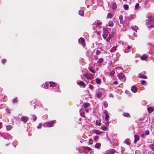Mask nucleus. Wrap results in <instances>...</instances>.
Returning <instances> with one entry per match:
<instances>
[{
	"instance_id": "f257e3e1",
	"label": "nucleus",
	"mask_w": 154,
	"mask_h": 154,
	"mask_svg": "<svg viewBox=\"0 0 154 154\" xmlns=\"http://www.w3.org/2000/svg\"><path fill=\"white\" fill-rule=\"evenodd\" d=\"M84 76L88 79H92L94 78V75L91 73H87Z\"/></svg>"
},
{
	"instance_id": "f03ea898",
	"label": "nucleus",
	"mask_w": 154,
	"mask_h": 154,
	"mask_svg": "<svg viewBox=\"0 0 154 154\" xmlns=\"http://www.w3.org/2000/svg\"><path fill=\"white\" fill-rule=\"evenodd\" d=\"M55 123L54 121H53L51 122H45L44 124L45 127H51L53 126L54 124Z\"/></svg>"
},
{
	"instance_id": "7ed1b4c3",
	"label": "nucleus",
	"mask_w": 154,
	"mask_h": 154,
	"mask_svg": "<svg viewBox=\"0 0 154 154\" xmlns=\"http://www.w3.org/2000/svg\"><path fill=\"white\" fill-rule=\"evenodd\" d=\"M103 36L104 38L106 39L108 36V31L106 28H104L103 29Z\"/></svg>"
},
{
	"instance_id": "20e7f679",
	"label": "nucleus",
	"mask_w": 154,
	"mask_h": 154,
	"mask_svg": "<svg viewBox=\"0 0 154 154\" xmlns=\"http://www.w3.org/2000/svg\"><path fill=\"white\" fill-rule=\"evenodd\" d=\"M28 119V118L27 116H23L21 117L20 120L21 121L23 122L24 123H25Z\"/></svg>"
},
{
	"instance_id": "39448f33",
	"label": "nucleus",
	"mask_w": 154,
	"mask_h": 154,
	"mask_svg": "<svg viewBox=\"0 0 154 154\" xmlns=\"http://www.w3.org/2000/svg\"><path fill=\"white\" fill-rule=\"evenodd\" d=\"M79 43L82 44L83 46L84 47L85 45V40L83 38H80L79 41Z\"/></svg>"
},
{
	"instance_id": "423d86ee",
	"label": "nucleus",
	"mask_w": 154,
	"mask_h": 154,
	"mask_svg": "<svg viewBox=\"0 0 154 154\" xmlns=\"http://www.w3.org/2000/svg\"><path fill=\"white\" fill-rule=\"evenodd\" d=\"M104 113L105 115V119L106 121H108V119L109 118V115L108 114V112L106 110H105Z\"/></svg>"
},
{
	"instance_id": "0eeeda50",
	"label": "nucleus",
	"mask_w": 154,
	"mask_h": 154,
	"mask_svg": "<svg viewBox=\"0 0 154 154\" xmlns=\"http://www.w3.org/2000/svg\"><path fill=\"white\" fill-rule=\"evenodd\" d=\"M118 77L119 79L121 80L124 78L125 75L123 73H120L119 74Z\"/></svg>"
},
{
	"instance_id": "6e6552de",
	"label": "nucleus",
	"mask_w": 154,
	"mask_h": 154,
	"mask_svg": "<svg viewBox=\"0 0 154 154\" xmlns=\"http://www.w3.org/2000/svg\"><path fill=\"white\" fill-rule=\"evenodd\" d=\"M134 137L135 138L134 142L135 143H136L137 141H138L139 140L140 137L138 135H134Z\"/></svg>"
},
{
	"instance_id": "1a4fd4ad",
	"label": "nucleus",
	"mask_w": 154,
	"mask_h": 154,
	"mask_svg": "<svg viewBox=\"0 0 154 154\" xmlns=\"http://www.w3.org/2000/svg\"><path fill=\"white\" fill-rule=\"evenodd\" d=\"M96 96L97 98H99L102 97V94L100 92H97L96 94Z\"/></svg>"
},
{
	"instance_id": "9d476101",
	"label": "nucleus",
	"mask_w": 154,
	"mask_h": 154,
	"mask_svg": "<svg viewBox=\"0 0 154 154\" xmlns=\"http://www.w3.org/2000/svg\"><path fill=\"white\" fill-rule=\"evenodd\" d=\"M114 23L112 21H110L108 23L107 26L110 27H112L113 26Z\"/></svg>"
},
{
	"instance_id": "9b49d317",
	"label": "nucleus",
	"mask_w": 154,
	"mask_h": 154,
	"mask_svg": "<svg viewBox=\"0 0 154 154\" xmlns=\"http://www.w3.org/2000/svg\"><path fill=\"white\" fill-rule=\"evenodd\" d=\"M131 90L132 91L134 92L135 93L137 91V88L134 86H133L131 88Z\"/></svg>"
},
{
	"instance_id": "f8f14e48",
	"label": "nucleus",
	"mask_w": 154,
	"mask_h": 154,
	"mask_svg": "<svg viewBox=\"0 0 154 154\" xmlns=\"http://www.w3.org/2000/svg\"><path fill=\"white\" fill-rule=\"evenodd\" d=\"M78 84L84 87H85L86 86L85 83L82 81L80 82L79 83H78Z\"/></svg>"
},
{
	"instance_id": "ddd939ff",
	"label": "nucleus",
	"mask_w": 154,
	"mask_h": 154,
	"mask_svg": "<svg viewBox=\"0 0 154 154\" xmlns=\"http://www.w3.org/2000/svg\"><path fill=\"white\" fill-rule=\"evenodd\" d=\"M115 152V150L113 149H111L108 150L106 152V153L108 154H110L111 153H113Z\"/></svg>"
},
{
	"instance_id": "4468645a",
	"label": "nucleus",
	"mask_w": 154,
	"mask_h": 154,
	"mask_svg": "<svg viewBox=\"0 0 154 154\" xmlns=\"http://www.w3.org/2000/svg\"><path fill=\"white\" fill-rule=\"evenodd\" d=\"M139 77L140 78L143 79H146L147 78V77L146 76L143 75L141 74H139Z\"/></svg>"
},
{
	"instance_id": "2eb2a0df",
	"label": "nucleus",
	"mask_w": 154,
	"mask_h": 154,
	"mask_svg": "<svg viewBox=\"0 0 154 154\" xmlns=\"http://www.w3.org/2000/svg\"><path fill=\"white\" fill-rule=\"evenodd\" d=\"M125 143L126 144L128 145H130V141L129 139H128L126 140L125 141Z\"/></svg>"
},
{
	"instance_id": "dca6fc26",
	"label": "nucleus",
	"mask_w": 154,
	"mask_h": 154,
	"mask_svg": "<svg viewBox=\"0 0 154 154\" xmlns=\"http://www.w3.org/2000/svg\"><path fill=\"white\" fill-rule=\"evenodd\" d=\"M117 7L116 4L114 2H113L112 4V8L113 9H115Z\"/></svg>"
},
{
	"instance_id": "f3484780",
	"label": "nucleus",
	"mask_w": 154,
	"mask_h": 154,
	"mask_svg": "<svg viewBox=\"0 0 154 154\" xmlns=\"http://www.w3.org/2000/svg\"><path fill=\"white\" fill-rule=\"evenodd\" d=\"M119 19L120 20V23L122 24L123 23V17L122 15H120L119 16Z\"/></svg>"
},
{
	"instance_id": "a211bd4d",
	"label": "nucleus",
	"mask_w": 154,
	"mask_h": 154,
	"mask_svg": "<svg viewBox=\"0 0 154 154\" xmlns=\"http://www.w3.org/2000/svg\"><path fill=\"white\" fill-rule=\"evenodd\" d=\"M88 69L90 70V71L92 73H95V71L93 69L92 67H89L88 68Z\"/></svg>"
},
{
	"instance_id": "6ab92c4d",
	"label": "nucleus",
	"mask_w": 154,
	"mask_h": 154,
	"mask_svg": "<svg viewBox=\"0 0 154 154\" xmlns=\"http://www.w3.org/2000/svg\"><path fill=\"white\" fill-rule=\"evenodd\" d=\"M96 81L97 84H100L101 82V81L100 79H96Z\"/></svg>"
},
{
	"instance_id": "aec40b11",
	"label": "nucleus",
	"mask_w": 154,
	"mask_h": 154,
	"mask_svg": "<svg viewBox=\"0 0 154 154\" xmlns=\"http://www.w3.org/2000/svg\"><path fill=\"white\" fill-rule=\"evenodd\" d=\"M49 83L50 84V86L51 87H54L56 86V85L55 83L52 82H50Z\"/></svg>"
},
{
	"instance_id": "412c9836",
	"label": "nucleus",
	"mask_w": 154,
	"mask_h": 154,
	"mask_svg": "<svg viewBox=\"0 0 154 154\" xmlns=\"http://www.w3.org/2000/svg\"><path fill=\"white\" fill-rule=\"evenodd\" d=\"M147 57V56L146 54L143 55L141 57V59L143 60H146Z\"/></svg>"
},
{
	"instance_id": "4be33fe9",
	"label": "nucleus",
	"mask_w": 154,
	"mask_h": 154,
	"mask_svg": "<svg viewBox=\"0 0 154 154\" xmlns=\"http://www.w3.org/2000/svg\"><path fill=\"white\" fill-rule=\"evenodd\" d=\"M147 109H148V110L149 112V113L152 112L153 110V109L152 108L150 107H148L147 108Z\"/></svg>"
},
{
	"instance_id": "5701e85b",
	"label": "nucleus",
	"mask_w": 154,
	"mask_h": 154,
	"mask_svg": "<svg viewBox=\"0 0 154 154\" xmlns=\"http://www.w3.org/2000/svg\"><path fill=\"white\" fill-rule=\"evenodd\" d=\"M116 47H113L110 50V51L111 52H114L116 50Z\"/></svg>"
},
{
	"instance_id": "b1692460",
	"label": "nucleus",
	"mask_w": 154,
	"mask_h": 154,
	"mask_svg": "<svg viewBox=\"0 0 154 154\" xmlns=\"http://www.w3.org/2000/svg\"><path fill=\"white\" fill-rule=\"evenodd\" d=\"M101 22H97V26L99 28H101Z\"/></svg>"
},
{
	"instance_id": "393cba45",
	"label": "nucleus",
	"mask_w": 154,
	"mask_h": 154,
	"mask_svg": "<svg viewBox=\"0 0 154 154\" xmlns=\"http://www.w3.org/2000/svg\"><path fill=\"white\" fill-rule=\"evenodd\" d=\"M123 115L124 116L127 117H128L130 116V115L128 113H124L123 114Z\"/></svg>"
},
{
	"instance_id": "a878e982",
	"label": "nucleus",
	"mask_w": 154,
	"mask_h": 154,
	"mask_svg": "<svg viewBox=\"0 0 154 154\" xmlns=\"http://www.w3.org/2000/svg\"><path fill=\"white\" fill-rule=\"evenodd\" d=\"M83 105L84 106V107L85 108L88 107L90 106L89 103H84Z\"/></svg>"
},
{
	"instance_id": "bb28decb",
	"label": "nucleus",
	"mask_w": 154,
	"mask_h": 154,
	"mask_svg": "<svg viewBox=\"0 0 154 154\" xmlns=\"http://www.w3.org/2000/svg\"><path fill=\"white\" fill-rule=\"evenodd\" d=\"M101 146V144L100 143H97L95 145V147L96 148H99Z\"/></svg>"
},
{
	"instance_id": "cd10ccee",
	"label": "nucleus",
	"mask_w": 154,
	"mask_h": 154,
	"mask_svg": "<svg viewBox=\"0 0 154 154\" xmlns=\"http://www.w3.org/2000/svg\"><path fill=\"white\" fill-rule=\"evenodd\" d=\"M138 29V27L136 26H135L133 27H132V29L135 30L136 32H137V30Z\"/></svg>"
},
{
	"instance_id": "c85d7f7f",
	"label": "nucleus",
	"mask_w": 154,
	"mask_h": 154,
	"mask_svg": "<svg viewBox=\"0 0 154 154\" xmlns=\"http://www.w3.org/2000/svg\"><path fill=\"white\" fill-rule=\"evenodd\" d=\"M123 7L125 9L127 10L128 8V7L127 5L125 4L123 5Z\"/></svg>"
},
{
	"instance_id": "c756f323",
	"label": "nucleus",
	"mask_w": 154,
	"mask_h": 154,
	"mask_svg": "<svg viewBox=\"0 0 154 154\" xmlns=\"http://www.w3.org/2000/svg\"><path fill=\"white\" fill-rule=\"evenodd\" d=\"M139 4L138 3H137L135 6V8L136 10H137L139 8Z\"/></svg>"
},
{
	"instance_id": "7c9ffc66",
	"label": "nucleus",
	"mask_w": 154,
	"mask_h": 154,
	"mask_svg": "<svg viewBox=\"0 0 154 154\" xmlns=\"http://www.w3.org/2000/svg\"><path fill=\"white\" fill-rule=\"evenodd\" d=\"M112 16V14L111 13H109L107 15V17L108 18H111Z\"/></svg>"
},
{
	"instance_id": "2f4dec72",
	"label": "nucleus",
	"mask_w": 154,
	"mask_h": 154,
	"mask_svg": "<svg viewBox=\"0 0 154 154\" xmlns=\"http://www.w3.org/2000/svg\"><path fill=\"white\" fill-rule=\"evenodd\" d=\"M6 128L8 130H9L11 129L12 127L11 126L8 125L6 126Z\"/></svg>"
},
{
	"instance_id": "473e14b6",
	"label": "nucleus",
	"mask_w": 154,
	"mask_h": 154,
	"mask_svg": "<svg viewBox=\"0 0 154 154\" xmlns=\"http://www.w3.org/2000/svg\"><path fill=\"white\" fill-rule=\"evenodd\" d=\"M79 15L82 16L84 14V12L81 11H79Z\"/></svg>"
},
{
	"instance_id": "72a5a7b5",
	"label": "nucleus",
	"mask_w": 154,
	"mask_h": 154,
	"mask_svg": "<svg viewBox=\"0 0 154 154\" xmlns=\"http://www.w3.org/2000/svg\"><path fill=\"white\" fill-rule=\"evenodd\" d=\"M111 38L110 35H109V36L106 39V41L108 42H110V40Z\"/></svg>"
},
{
	"instance_id": "f704fd0d",
	"label": "nucleus",
	"mask_w": 154,
	"mask_h": 154,
	"mask_svg": "<svg viewBox=\"0 0 154 154\" xmlns=\"http://www.w3.org/2000/svg\"><path fill=\"white\" fill-rule=\"evenodd\" d=\"M102 129L103 130L106 131L107 130V128L105 126H103L102 127Z\"/></svg>"
},
{
	"instance_id": "c9c22d12",
	"label": "nucleus",
	"mask_w": 154,
	"mask_h": 154,
	"mask_svg": "<svg viewBox=\"0 0 154 154\" xmlns=\"http://www.w3.org/2000/svg\"><path fill=\"white\" fill-rule=\"evenodd\" d=\"M149 146L151 149H154L153 151H154V145L152 144L149 145Z\"/></svg>"
},
{
	"instance_id": "e433bc0d",
	"label": "nucleus",
	"mask_w": 154,
	"mask_h": 154,
	"mask_svg": "<svg viewBox=\"0 0 154 154\" xmlns=\"http://www.w3.org/2000/svg\"><path fill=\"white\" fill-rule=\"evenodd\" d=\"M149 19L150 22H152L153 20V18L152 16L149 17Z\"/></svg>"
},
{
	"instance_id": "4c0bfd02",
	"label": "nucleus",
	"mask_w": 154,
	"mask_h": 154,
	"mask_svg": "<svg viewBox=\"0 0 154 154\" xmlns=\"http://www.w3.org/2000/svg\"><path fill=\"white\" fill-rule=\"evenodd\" d=\"M93 140L92 139H90L89 140L88 143L90 144H92L93 143Z\"/></svg>"
},
{
	"instance_id": "58836bf2",
	"label": "nucleus",
	"mask_w": 154,
	"mask_h": 154,
	"mask_svg": "<svg viewBox=\"0 0 154 154\" xmlns=\"http://www.w3.org/2000/svg\"><path fill=\"white\" fill-rule=\"evenodd\" d=\"M103 61V60L102 58H100L98 60V62L99 63H100L102 62Z\"/></svg>"
},
{
	"instance_id": "ea45409f",
	"label": "nucleus",
	"mask_w": 154,
	"mask_h": 154,
	"mask_svg": "<svg viewBox=\"0 0 154 154\" xmlns=\"http://www.w3.org/2000/svg\"><path fill=\"white\" fill-rule=\"evenodd\" d=\"M42 124L41 123H39L38 125V126H37V128L38 129L41 128L42 126Z\"/></svg>"
},
{
	"instance_id": "a19ab883",
	"label": "nucleus",
	"mask_w": 154,
	"mask_h": 154,
	"mask_svg": "<svg viewBox=\"0 0 154 154\" xmlns=\"http://www.w3.org/2000/svg\"><path fill=\"white\" fill-rule=\"evenodd\" d=\"M89 88H90L91 89H93V87L92 85H89Z\"/></svg>"
},
{
	"instance_id": "79ce46f5",
	"label": "nucleus",
	"mask_w": 154,
	"mask_h": 154,
	"mask_svg": "<svg viewBox=\"0 0 154 154\" xmlns=\"http://www.w3.org/2000/svg\"><path fill=\"white\" fill-rule=\"evenodd\" d=\"M145 134H146V135H148L149 134V131L148 130H146L145 131Z\"/></svg>"
},
{
	"instance_id": "37998d69",
	"label": "nucleus",
	"mask_w": 154,
	"mask_h": 154,
	"mask_svg": "<svg viewBox=\"0 0 154 154\" xmlns=\"http://www.w3.org/2000/svg\"><path fill=\"white\" fill-rule=\"evenodd\" d=\"M146 82L145 81L143 80L141 82V83L142 85H144L146 83Z\"/></svg>"
},
{
	"instance_id": "c03bdc74",
	"label": "nucleus",
	"mask_w": 154,
	"mask_h": 154,
	"mask_svg": "<svg viewBox=\"0 0 154 154\" xmlns=\"http://www.w3.org/2000/svg\"><path fill=\"white\" fill-rule=\"evenodd\" d=\"M33 116V120L34 121L37 118L36 116Z\"/></svg>"
},
{
	"instance_id": "a18cd8bd",
	"label": "nucleus",
	"mask_w": 154,
	"mask_h": 154,
	"mask_svg": "<svg viewBox=\"0 0 154 154\" xmlns=\"http://www.w3.org/2000/svg\"><path fill=\"white\" fill-rule=\"evenodd\" d=\"M96 124L97 125L99 126H100L101 125V123L100 122H97Z\"/></svg>"
},
{
	"instance_id": "49530a36",
	"label": "nucleus",
	"mask_w": 154,
	"mask_h": 154,
	"mask_svg": "<svg viewBox=\"0 0 154 154\" xmlns=\"http://www.w3.org/2000/svg\"><path fill=\"white\" fill-rule=\"evenodd\" d=\"M13 103H15V102H17L16 98H14V99H13Z\"/></svg>"
},
{
	"instance_id": "de8ad7c7",
	"label": "nucleus",
	"mask_w": 154,
	"mask_h": 154,
	"mask_svg": "<svg viewBox=\"0 0 154 154\" xmlns=\"http://www.w3.org/2000/svg\"><path fill=\"white\" fill-rule=\"evenodd\" d=\"M6 61V60L5 59H3L2 60V62L3 63H4Z\"/></svg>"
},
{
	"instance_id": "09e8293b",
	"label": "nucleus",
	"mask_w": 154,
	"mask_h": 154,
	"mask_svg": "<svg viewBox=\"0 0 154 154\" xmlns=\"http://www.w3.org/2000/svg\"><path fill=\"white\" fill-rule=\"evenodd\" d=\"M128 49L126 48L125 50V53H128Z\"/></svg>"
},
{
	"instance_id": "8fccbe9b",
	"label": "nucleus",
	"mask_w": 154,
	"mask_h": 154,
	"mask_svg": "<svg viewBox=\"0 0 154 154\" xmlns=\"http://www.w3.org/2000/svg\"><path fill=\"white\" fill-rule=\"evenodd\" d=\"M98 139V137H95L94 138V140L95 141H96Z\"/></svg>"
},
{
	"instance_id": "3c124183",
	"label": "nucleus",
	"mask_w": 154,
	"mask_h": 154,
	"mask_svg": "<svg viewBox=\"0 0 154 154\" xmlns=\"http://www.w3.org/2000/svg\"><path fill=\"white\" fill-rule=\"evenodd\" d=\"M113 83L115 84L116 85H117L118 84V82L117 81H116L114 82Z\"/></svg>"
},
{
	"instance_id": "603ef678",
	"label": "nucleus",
	"mask_w": 154,
	"mask_h": 154,
	"mask_svg": "<svg viewBox=\"0 0 154 154\" xmlns=\"http://www.w3.org/2000/svg\"><path fill=\"white\" fill-rule=\"evenodd\" d=\"M86 149H88L89 150H90L91 149V148H89V147H86Z\"/></svg>"
},
{
	"instance_id": "864d4df0",
	"label": "nucleus",
	"mask_w": 154,
	"mask_h": 154,
	"mask_svg": "<svg viewBox=\"0 0 154 154\" xmlns=\"http://www.w3.org/2000/svg\"><path fill=\"white\" fill-rule=\"evenodd\" d=\"M81 111V110L80 111ZM81 111H80L81 116H84V114L82 113H81Z\"/></svg>"
},
{
	"instance_id": "5fc2aeb1",
	"label": "nucleus",
	"mask_w": 154,
	"mask_h": 154,
	"mask_svg": "<svg viewBox=\"0 0 154 154\" xmlns=\"http://www.w3.org/2000/svg\"><path fill=\"white\" fill-rule=\"evenodd\" d=\"M2 124L0 122V128H2Z\"/></svg>"
},
{
	"instance_id": "6e6d98bb",
	"label": "nucleus",
	"mask_w": 154,
	"mask_h": 154,
	"mask_svg": "<svg viewBox=\"0 0 154 154\" xmlns=\"http://www.w3.org/2000/svg\"><path fill=\"white\" fill-rule=\"evenodd\" d=\"M131 48V47L130 46H128L127 47V49H130Z\"/></svg>"
},
{
	"instance_id": "4d7b16f0",
	"label": "nucleus",
	"mask_w": 154,
	"mask_h": 154,
	"mask_svg": "<svg viewBox=\"0 0 154 154\" xmlns=\"http://www.w3.org/2000/svg\"><path fill=\"white\" fill-rule=\"evenodd\" d=\"M134 35L135 36V37H137V35L136 34H135V33L134 32Z\"/></svg>"
},
{
	"instance_id": "13d9d810",
	"label": "nucleus",
	"mask_w": 154,
	"mask_h": 154,
	"mask_svg": "<svg viewBox=\"0 0 154 154\" xmlns=\"http://www.w3.org/2000/svg\"><path fill=\"white\" fill-rule=\"evenodd\" d=\"M115 73V72L114 71H112L111 72V73L112 74H113Z\"/></svg>"
},
{
	"instance_id": "bf43d9fd",
	"label": "nucleus",
	"mask_w": 154,
	"mask_h": 154,
	"mask_svg": "<svg viewBox=\"0 0 154 154\" xmlns=\"http://www.w3.org/2000/svg\"><path fill=\"white\" fill-rule=\"evenodd\" d=\"M7 112L8 113H10V111L9 110V109H8L7 110Z\"/></svg>"
},
{
	"instance_id": "052dcab7",
	"label": "nucleus",
	"mask_w": 154,
	"mask_h": 154,
	"mask_svg": "<svg viewBox=\"0 0 154 154\" xmlns=\"http://www.w3.org/2000/svg\"><path fill=\"white\" fill-rule=\"evenodd\" d=\"M86 111L87 112H88V110L86 109Z\"/></svg>"
},
{
	"instance_id": "680f3d73",
	"label": "nucleus",
	"mask_w": 154,
	"mask_h": 154,
	"mask_svg": "<svg viewBox=\"0 0 154 154\" xmlns=\"http://www.w3.org/2000/svg\"><path fill=\"white\" fill-rule=\"evenodd\" d=\"M143 135H144V134H142V136H143Z\"/></svg>"
},
{
	"instance_id": "e2e57ef3",
	"label": "nucleus",
	"mask_w": 154,
	"mask_h": 154,
	"mask_svg": "<svg viewBox=\"0 0 154 154\" xmlns=\"http://www.w3.org/2000/svg\"><path fill=\"white\" fill-rule=\"evenodd\" d=\"M106 124H107V125H108V123H107Z\"/></svg>"
},
{
	"instance_id": "0e129e2a",
	"label": "nucleus",
	"mask_w": 154,
	"mask_h": 154,
	"mask_svg": "<svg viewBox=\"0 0 154 154\" xmlns=\"http://www.w3.org/2000/svg\"><path fill=\"white\" fill-rule=\"evenodd\" d=\"M93 29H94V27H93Z\"/></svg>"
},
{
	"instance_id": "69168bd1",
	"label": "nucleus",
	"mask_w": 154,
	"mask_h": 154,
	"mask_svg": "<svg viewBox=\"0 0 154 154\" xmlns=\"http://www.w3.org/2000/svg\"><path fill=\"white\" fill-rule=\"evenodd\" d=\"M153 143H154V140H153Z\"/></svg>"
}]
</instances>
